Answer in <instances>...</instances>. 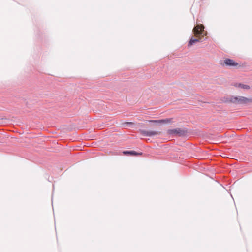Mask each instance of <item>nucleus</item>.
I'll return each instance as SVG.
<instances>
[{"label": "nucleus", "mask_w": 252, "mask_h": 252, "mask_svg": "<svg viewBox=\"0 0 252 252\" xmlns=\"http://www.w3.org/2000/svg\"><path fill=\"white\" fill-rule=\"evenodd\" d=\"M204 29V27L203 25L201 24L197 25L194 27L193 32L197 38L192 37L188 43V46H190L197 42H201L200 36L202 35Z\"/></svg>", "instance_id": "1"}, {"label": "nucleus", "mask_w": 252, "mask_h": 252, "mask_svg": "<svg viewBox=\"0 0 252 252\" xmlns=\"http://www.w3.org/2000/svg\"><path fill=\"white\" fill-rule=\"evenodd\" d=\"M231 101L238 104H245L250 101V100L245 97L238 96L236 97H232L231 98Z\"/></svg>", "instance_id": "2"}, {"label": "nucleus", "mask_w": 252, "mask_h": 252, "mask_svg": "<svg viewBox=\"0 0 252 252\" xmlns=\"http://www.w3.org/2000/svg\"><path fill=\"white\" fill-rule=\"evenodd\" d=\"M185 131L181 128H176L173 129H169L167 130V133L169 135H182L184 134Z\"/></svg>", "instance_id": "3"}, {"label": "nucleus", "mask_w": 252, "mask_h": 252, "mask_svg": "<svg viewBox=\"0 0 252 252\" xmlns=\"http://www.w3.org/2000/svg\"><path fill=\"white\" fill-rule=\"evenodd\" d=\"M224 63L225 65L228 66H236L238 65V63L234 60L228 58L224 60Z\"/></svg>", "instance_id": "4"}, {"label": "nucleus", "mask_w": 252, "mask_h": 252, "mask_svg": "<svg viewBox=\"0 0 252 252\" xmlns=\"http://www.w3.org/2000/svg\"><path fill=\"white\" fill-rule=\"evenodd\" d=\"M234 86L237 88H240L244 90H249L250 89V87L249 85L241 83H236Z\"/></svg>", "instance_id": "5"}, {"label": "nucleus", "mask_w": 252, "mask_h": 252, "mask_svg": "<svg viewBox=\"0 0 252 252\" xmlns=\"http://www.w3.org/2000/svg\"><path fill=\"white\" fill-rule=\"evenodd\" d=\"M124 153L125 154H129L130 155H133V156L141 155V153H139H139H137L136 152H135L134 151H124Z\"/></svg>", "instance_id": "6"}, {"label": "nucleus", "mask_w": 252, "mask_h": 252, "mask_svg": "<svg viewBox=\"0 0 252 252\" xmlns=\"http://www.w3.org/2000/svg\"><path fill=\"white\" fill-rule=\"evenodd\" d=\"M148 133L149 136H152L156 135H159L160 134V132L156 131H148Z\"/></svg>", "instance_id": "7"}, {"label": "nucleus", "mask_w": 252, "mask_h": 252, "mask_svg": "<svg viewBox=\"0 0 252 252\" xmlns=\"http://www.w3.org/2000/svg\"><path fill=\"white\" fill-rule=\"evenodd\" d=\"M173 122L172 118H167L165 119H162V124H169L172 123Z\"/></svg>", "instance_id": "8"}, {"label": "nucleus", "mask_w": 252, "mask_h": 252, "mask_svg": "<svg viewBox=\"0 0 252 252\" xmlns=\"http://www.w3.org/2000/svg\"><path fill=\"white\" fill-rule=\"evenodd\" d=\"M149 122H151V123L162 124V119L157 120H150V121H149Z\"/></svg>", "instance_id": "9"}, {"label": "nucleus", "mask_w": 252, "mask_h": 252, "mask_svg": "<svg viewBox=\"0 0 252 252\" xmlns=\"http://www.w3.org/2000/svg\"><path fill=\"white\" fill-rule=\"evenodd\" d=\"M140 132L144 136H149L148 131L141 130Z\"/></svg>", "instance_id": "10"}, {"label": "nucleus", "mask_w": 252, "mask_h": 252, "mask_svg": "<svg viewBox=\"0 0 252 252\" xmlns=\"http://www.w3.org/2000/svg\"><path fill=\"white\" fill-rule=\"evenodd\" d=\"M128 123V124H132V123H131V122H129V123Z\"/></svg>", "instance_id": "11"}]
</instances>
